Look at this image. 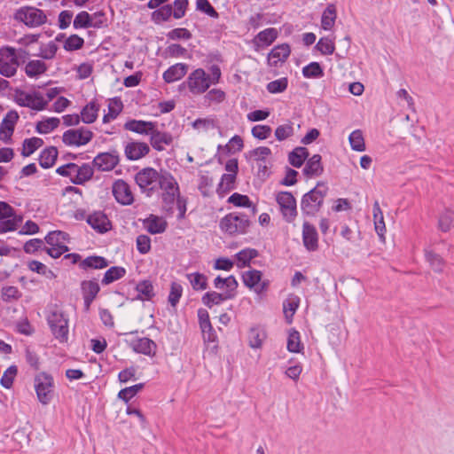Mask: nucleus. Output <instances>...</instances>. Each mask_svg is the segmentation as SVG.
Listing matches in <instances>:
<instances>
[{
    "instance_id": "nucleus-1",
    "label": "nucleus",
    "mask_w": 454,
    "mask_h": 454,
    "mask_svg": "<svg viewBox=\"0 0 454 454\" xmlns=\"http://www.w3.org/2000/svg\"><path fill=\"white\" fill-rule=\"evenodd\" d=\"M327 186L318 184L314 189L303 195L301 207L306 215H315L321 207L327 193Z\"/></svg>"
},
{
    "instance_id": "nucleus-2",
    "label": "nucleus",
    "mask_w": 454,
    "mask_h": 454,
    "mask_svg": "<svg viewBox=\"0 0 454 454\" xmlns=\"http://www.w3.org/2000/svg\"><path fill=\"white\" fill-rule=\"evenodd\" d=\"M13 18L28 27H37L47 22L44 12L34 6H23L16 10Z\"/></svg>"
},
{
    "instance_id": "nucleus-3",
    "label": "nucleus",
    "mask_w": 454,
    "mask_h": 454,
    "mask_svg": "<svg viewBox=\"0 0 454 454\" xmlns=\"http://www.w3.org/2000/svg\"><path fill=\"white\" fill-rule=\"evenodd\" d=\"M34 387L38 401L43 405L49 404L54 394V380L51 374L40 372L34 379Z\"/></svg>"
},
{
    "instance_id": "nucleus-4",
    "label": "nucleus",
    "mask_w": 454,
    "mask_h": 454,
    "mask_svg": "<svg viewBox=\"0 0 454 454\" xmlns=\"http://www.w3.org/2000/svg\"><path fill=\"white\" fill-rule=\"evenodd\" d=\"M160 177L161 170L157 171L153 168H145L136 174L135 180L142 192L150 196L153 192L158 189Z\"/></svg>"
},
{
    "instance_id": "nucleus-5",
    "label": "nucleus",
    "mask_w": 454,
    "mask_h": 454,
    "mask_svg": "<svg viewBox=\"0 0 454 454\" xmlns=\"http://www.w3.org/2000/svg\"><path fill=\"white\" fill-rule=\"evenodd\" d=\"M249 224L250 221L245 214L231 213L220 222L221 229L231 235L245 233Z\"/></svg>"
},
{
    "instance_id": "nucleus-6",
    "label": "nucleus",
    "mask_w": 454,
    "mask_h": 454,
    "mask_svg": "<svg viewBox=\"0 0 454 454\" xmlns=\"http://www.w3.org/2000/svg\"><path fill=\"white\" fill-rule=\"evenodd\" d=\"M20 66L18 54L12 47L0 48V74L5 77L15 75Z\"/></svg>"
},
{
    "instance_id": "nucleus-7",
    "label": "nucleus",
    "mask_w": 454,
    "mask_h": 454,
    "mask_svg": "<svg viewBox=\"0 0 454 454\" xmlns=\"http://www.w3.org/2000/svg\"><path fill=\"white\" fill-rule=\"evenodd\" d=\"M47 320L55 338L61 342L67 341L68 336V319L64 313L57 309L52 310L48 316Z\"/></svg>"
},
{
    "instance_id": "nucleus-8",
    "label": "nucleus",
    "mask_w": 454,
    "mask_h": 454,
    "mask_svg": "<svg viewBox=\"0 0 454 454\" xmlns=\"http://www.w3.org/2000/svg\"><path fill=\"white\" fill-rule=\"evenodd\" d=\"M188 90L194 95H200L210 87L209 75L202 68L192 71L185 82Z\"/></svg>"
},
{
    "instance_id": "nucleus-9",
    "label": "nucleus",
    "mask_w": 454,
    "mask_h": 454,
    "mask_svg": "<svg viewBox=\"0 0 454 454\" xmlns=\"http://www.w3.org/2000/svg\"><path fill=\"white\" fill-rule=\"evenodd\" d=\"M93 137V133L87 128L71 129L64 132L62 141L68 146L87 145Z\"/></svg>"
},
{
    "instance_id": "nucleus-10",
    "label": "nucleus",
    "mask_w": 454,
    "mask_h": 454,
    "mask_svg": "<svg viewBox=\"0 0 454 454\" xmlns=\"http://www.w3.org/2000/svg\"><path fill=\"white\" fill-rule=\"evenodd\" d=\"M284 219L292 223L297 215L296 200L293 194L288 192H280L276 197Z\"/></svg>"
},
{
    "instance_id": "nucleus-11",
    "label": "nucleus",
    "mask_w": 454,
    "mask_h": 454,
    "mask_svg": "<svg viewBox=\"0 0 454 454\" xmlns=\"http://www.w3.org/2000/svg\"><path fill=\"white\" fill-rule=\"evenodd\" d=\"M16 101L20 106H27L34 110L41 111L47 106V101L39 92L27 93L18 91Z\"/></svg>"
},
{
    "instance_id": "nucleus-12",
    "label": "nucleus",
    "mask_w": 454,
    "mask_h": 454,
    "mask_svg": "<svg viewBox=\"0 0 454 454\" xmlns=\"http://www.w3.org/2000/svg\"><path fill=\"white\" fill-rule=\"evenodd\" d=\"M117 152L102 153L93 160V166L99 171H110L119 163Z\"/></svg>"
},
{
    "instance_id": "nucleus-13",
    "label": "nucleus",
    "mask_w": 454,
    "mask_h": 454,
    "mask_svg": "<svg viewBox=\"0 0 454 454\" xmlns=\"http://www.w3.org/2000/svg\"><path fill=\"white\" fill-rule=\"evenodd\" d=\"M113 194L115 200L121 205H130L134 201V197L129 185L121 179L114 183Z\"/></svg>"
},
{
    "instance_id": "nucleus-14",
    "label": "nucleus",
    "mask_w": 454,
    "mask_h": 454,
    "mask_svg": "<svg viewBox=\"0 0 454 454\" xmlns=\"http://www.w3.org/2000/svg\"><path fill=\"white\" fill-rule=\"evenodd\" d=\"M244 284L250 289H254L255 293L262 294L267 289L268 283L262 281V273L259 270H252L243 273Z\"/></svg>"
},
{
    "instance_id": "nucleus-15",
    "label": "nucleus",
    "mask_w": 454,
    "mask_h": 454,
    "mask_svg": "<svg viewBox=\"0 0 454 454\" xmlns=\"http://www.w3.org/2000/svg\"><path fill=\"white\" fill-rule=\"evenodd\" d=\"M129 346L136 353L143 354L150 357L154 356L157 351V344L153 340L146 337L130 340Z\"/></svg>"
},
{
    "instance_id": "nucleus-16",
    "label": "nucleus",
    "mask_w": 454,
    "mask_h": 454,
    "mask_svg": "<svg viewBox=\"0 0 454 454\" xmlns=\"http://www.w3.org/2000/svg\"><path fill=\"white\" fill-rule=\"evenodd\" d=\"M290 52V46L286 43L275 46L268 54V64L270 67H278L282 65L289 57Z\"/></svg>"
},
{
    "instance_id": "nucleus-17",
    "label": "nucleus",
    "mask_w": 454,
    "mask_h": 454,
    "mask_svg": "<svg viewBox=\"0 0 454 454\" xmlns=\"http://www.w3.org/2000/svg\"><path fill=\"white\" fill-rule=\"evenodd\" d=\"M81 289L84 301V308L85 310L88 311L92 301L95 300L98 292L100 291V286L96 281L85 280L82 282Z\"/></svg>"
},
{
    "instance_id": "nucleus-18",
    "label": "nucleus",
    "mask_w": 454,
    "mask_h": 454,
    "mask_svg": "<svg viewBox=\"0 0 454 454\" xmlns=\"http://www.w3.org/2000/svg\"><path fill=\"white\" fill-rule=\"evenodd\" d=\"M278 35V30L274 27L266 28L258 33L252 41L255 51L270 45L277 39Z\"/></svg>"
},
{
    "instance_id": "nucleus-19",
    "label": "nucleus",
    "mask_w": 454,
    "mask_h": 454,
    "mask_svg": "<svg viewBox=\"0 0 454 454\" xmlns=\"http://www.w3.org/2000/svg\"><path fill=\"white\" fill-rule=\"evenodd\" d=\"M125 155L129 160H137L150 152V147L146 143L130 142L125 146Z\"/></svg>"
},
{
    "instance_id": "nucleus-20",
    "label": "nucleus",
    "mask_w": 454,
    "mask_h": 454,
    "mask_svg": "<svg viewBox=\"0 0 454 454\" xmlns=\"http://www.w3.org/2000/svg\"><path fill=\"white\" fill-rule=\"evenodd\" d=\"M303 245L309 251H316L318 248V236L316 228L305 222L302 226Z\"/></svg>"
},
{
    "instance_id": "nucleus-21",
    "label": "nucleus",
    "mask_w": 454,
    "mask_h": 454,
    "mask_svg": "<svg viewBox=\"0 0 454 454\" xmlns=\"http://www.w3.org/2000/svg\"><path fill=\"white\" fill-rule=\"evenodd\" d=\"M18 119L19 114L16 111L12 110L6 114L0 127L1 139L6 140L12 137Z\"/></svg>"
},
{
    "instance_id": "nucleus-22",
    "label": "nucleus",
    "mask_w": 454,
    "mask_h": 454,
    "mask_svg": "<svg viewBox=\"0 0 454 454\" xmlns=\"http://www.w3.org/2000/svg\"><path fill=\"white\" fill-rule=\"evenodd\" d=\"M87 223L100 233L107 231L111 228V223L102 212H95L88 216Z\"/></svg>"
},
{
    "instance_id": "nucleus-23",
    "label": "nucleus",
    "mask_w": 454,
    "mask_h": 454,
    "mask_svg": "<svg viewBox=\"0 0 454 454\" xmlns=\"http://www.w3.org/2000/svg\"><path fill=\"white\" fill-rule=\"evenodd\" d=\"M150 136V142L152 146L159 152L164 151L166 146L169 145L173 142V137L170 134L160 132L155 128Z\"/></svg>"
},
{
    "instance_id": "nucleus-24",
    "label": "nucleus",
    "mask_w": 454,
    "mask_h": 454,
    "mask_svg": "<svg viewBox=\"0 0 454 454\" xmlns=\"http://www.w3.org/2000/svg\"><path fill=\"white\" fill-rule=\"evenodd\" d=\"M155 124L152 121L131 120L124 124V129L141 135H151Z\"/></svg>"
},
{
    "instance_id": "nucleus-25",
    "label": "nucleus",
    "mask_w": 454,
    "mask_h": 454,
    "mask_svg": "<svg viewBox=\"0 0 454 454\" xmlns=\"http://www.w3.org/2000/svg\"><path fill=\"white\" fill-rule=\"evenodd\" d=\"M158 188L162 190V192L179 193V185L176 178L167 170L161 169V177L160 179Z\"/></svg>"
},
{
    "instance_id": "nucleus-26",
    "label": "nucleus",
    "mask_w": 454,
    "mask_h": 454,
    "mask_svg": "<svg viewBox=\"0 0 454 454\" xmlns=\"http://www.w3.org/2000/svg\"><path fill=\"white\" fill-rule=\"evenodd\" d=\"M102 16L103 13L101 12L95 13L94 16L91 17L87 12H81L74 20V28L99 27L102 21L99 20L93 22V20L97 17Z\"/></svg>"
},
{
    "instance_id": "nucleus-27",
    "label": "nucleus",
    "mask_w": 454,
    "mask_h": 454,
    "mask_svg": "<svg viewBox=\"0 0 454 454\" xmlns=\"http://www.w3.org/2000/svg\"><path fill=\"white\" fill-rule=\"evenodd\" d=\"M187 69V65L183 63L173 65L164 72L163 79L168 83L178 81L186 74Z\"/></svg>"
},
{
    "instance_id": "nucleus-28",
    "label": "nucleus",
    "mask_w": 454,
    "mask_h": 454,
    "mask_svg": "<svg viewBox=\"0 0 454 454\" xmlns=\"http://www.w3.org/2000/svg\"><path fill=\"white\" fill-rule=\"evenodd\" d=\"M214 286L217 289H223V287L226 290L223 292L224 294H231V298L235 296L236 289L238 287V281L236 280L234 276H229L225 278L218 276L214 280Z\"/></svg>"
},
{
    "instance_id": "nucleus-29",
    "label": "nucleus",
    "mask_w": 454,
    "mask_h": 454,
    "mask_svg": "<svg viewBox=\"0 0 454 454\" xmlns=\"http://www.w3.org/2000/svg\"><path fill=\"white\" fill-rule=\"evenodd\" d=\"M198 315L204 339L208 341H214L215 334L212 333V325L209 321L207 311L206 309H200Z\"/></svg>"
},
{
    "instance_id": "nucleus-30",
    "label": "nucleus",
    "mask_w": 454,
    "mask_h": 454,
    "mask_svg": "<svg viewBox=\"0 0 454 454\" xmlns=\"http://www.w3.org/2000/svg\"><path fill=\"white\" fill-rule=\"evenodd\" d=\"M373 220H374V225H375V231L380 236V239L382 241L385 240V231H386V226L384 223V216L382 210L380 207V204L378 201H375L373 204Z\"/></svg>"
},
{
    "instance_id": "nucleus-31",
    "label": "nucleus",
    "mask_w": 454,
    "mask_h": 454,
    "mask_svg": "<svg viewBox=\"0 0 454 454\" xmlns=\"http://www.w3.org/2000/svg\"><path fill=\"white\" fill-rule=\"evenodd\" d=\"M145 225L148 232L152 234H159L165 231L167 222L158 216L151 215L145 221Z\"/></svg>"
},
{
    "instance_id": "nucleus-32",
    "label": "nucleus",
    "mask_w": 454,
    "mask_h": 454,
    "mask_svg": "<svg viewBox=\"0 0 454 454\" xmlns=\"http://www.w3.org/2000/svg\"><path fill=\"white\" fill-rule=\"evenodd\" d=\"M306 176H319L323 172V167L321 165V156L319 154H314L306 163L303 169Z\"/></svg>"
},
{
    "instance_id": "nucleus-33",
    "label": "nucleus",
    "mask_w": 454,
    "mask_h": 454,
    "mask_svg": "<svg viewBox=\"0 0 454 454\" xmlns=\"http://www.w3.org/2000/svg\"><path fill=\"white\" fill-rule=\"evenodd\" d=\"M75 178L73 182L76 184H82L89 181L93 176V168L88 164L78 166L75 164Z\"/></svg>"
},
{
    "instance_id": "nucleus-34",
    "label": "nucleus",
    "mask_w": 454,
    "mask_h": 454,
    "mask_svg": "<svg viewBox=\"0 0 454 454\" xmlns=\"http://www.w3.org/2000/svg\"><path fill=\"white\" fill-rule=\"evenodd\" d=\"M229 299H231V294L207 292L203 295L202 302L207 307L211 308L213 305H218Z\"/></svg>"
},
{
    "instance_id": "nucleus-35",
    "label": "nucleus",
    "mask_w": 454,
    "mask_h": 454,
    "mask_svg": "<svg viewBox=\"0 0 454 454\" xmlns=\"http://www.w3.org/2000/svg\"><path fill=\"white\" fill-rule=\"evenodd\" d=\"M98 110L96 103L90 102L87 104L81 111V121L87 124L94 122L98 118Z\"/></svg>"
},
{
    "instance_id": "nucleus-36",
    "label": "nucleus",
    "mask_w": 454,
    "mask_h": 454,
    "mask_svg": "<svg viewBox=\"0 0 454 454\" xmlns=\"http://www.w3.org/2000/svg\"><path fill=\"white\" fill-rule=\"evenodd\" d=\"M58 157V150L55 147L44 149L39 157V164L43 168H51L54 165Z\"/></svg>"
},
{
    "instance_id": "nucleus-37",
    "label": "nucleus",
    "mask_w": 454,
    "mask_h": 454,
    "mask_svg": "<svg viewBox=\"0 0 454 454\" xmlns=\"http://www.w3.org/2000/svg\"><path fill=\"white\" fill-rule=\"evenodd\" d=\"M45 241L50 246H67L69 241V235L61 231H53L48 233Z\"/></svg>"
},
{
    "instance_id": "nucleus-38",
    "label": "nucleus",
    "mask_w": 454,
    "mask_h": 454,
    "mask_svg": "<svg viewBox=\"0 0 454 454\" xmlns=\"http://www.w3.org/2000/svg\"><path fill=\"white\" fill-rule=\"evenodd\" d=\"M336 17L337 15L335 5L333 4H328L322 15V27L325 30H330L335 23Z\"/></svg>"
},
{
    "instance_id": "nucleus-39",
    "label": "nucleus",
    "mask_w": 454,
    "mask_h": 454,
    "mask_svg": "<svg viewBox=\"0 0 454 454\" xmlns=\"http://www.w3.org/2000/svg\"><path fill=\"white\" fill-rule=\"evenodd\" d=\"M309 152L305 147H296L289 153L288 160L291 165L300 168L308 158Z\"/></svg>"
},
{
    "instance_id": "nucleus-40",
    "label": "nucleus",
    "mask_w": 454,
    "mask_h": 454,
    "mask_svg": "<svg viewBox=\"0 0 454 454\" xmlns=\"http://www.w3.org/2000/svg\"><path fill=\"white\" fill-rule=\"evenodd\" d=\"M258 255L257 250L254 248H246L241 250L236 254L237 266L239 268H244L249 265L252 259Z\"/></svg>"
},
{
    "instance_id": "nucleus-41",
    "label": "nucleus",
    "mask_w": 454,
    "mask_h": 454,
    "mask_svg": "<svg viewBox=\"0 0 454 454\" xmlns=\"http://www.w3.org/2000/svg\"><path fill=\"white\" fill-rule=\"evenodd\" d=\"M126 274V270L123 267L114 266L109 268L102 279L103 285H109L120 278Z\"/></svg>"
},
{
    "instance_id": "nucleus-42",
    "label": "nucleus",
    "mask_w": 454,
    "mask_h": 454,
    "mask_svg": "<svg viewBox=\"0 0 454 454\" xmlns=\"http://www.w3.org/2000/svg\"><path fill=\"white\" fill-rule=\"evenodd\" d=\"M265 338L266 334L263 330L258 327H253L248 333L249 346L253 348H259L262 347Z\"/></svg>"
},
{
    "instance_id": "nucleus-43",
    "label": "nucleus",
    "mask_w": 454,
    "mask_h": 454,
    "mask_svg": "<svg viewBox=\"0 0 454 454\" xmlns=\"http://www.w3.org/2000/svg\"><path fill=\"white\" fill-rule=\"evenodd\" d=\"M348 142L352 150L356 152H364L366 149L363 132L360 129H356L348 137Z\"/></svg>"
},
{
    "instance_id": "nucleus-44",
    "label": "nucleus",
    "mask_w": 454,
    "mask_h": 454,
    "mask_svg": "<svg viewBox=\"0 0 454 454\" xmlns=\"http://www.w3.org/2000/svg\"><path fill=\"white\" fill-rule=\"evenodd\" d=\"M60 121L59 118L51 117L41 121H38L36 124V131L40 134H48L51 131L54 130L59 127Z\"/></svg>"
},
{
    "instance_id": "nucleus-45",
    "label": "nucleus",
    "mask_w": 454,
    "mask_h": 454,
    "mask_svg": "<svg viewBox=\"0 0 454 454\" xmlns=\"http://www.w3.org/2000/svg\"><path fill=\"white\" fill-rule=\"evenodd\" d=\"M300 333L295 330H291L287 339V349L292 353H299L302 349Z\"/></svg>"
},
{
    "instance_id": "nucleus-46",
    "label": "nucleus",
    "mask_w": 454,
    "mask_h": 454,
    "mask_svg": "<svg viewBox=\"0 0 454 454\" xmlns=\"http://www.w3.org/2000/svg\"><path fill=\"white\" fill-rule=\"evenodd\" d=\"M46 70V66L44 62L42 60H31L29 61L25 67V71L27 76L34 77L38 74L44 73Z\"/></svg>"
},
{
    "instance_id": "nucleus-47",
    "label": "nucleus",
    "mask_w": 454,
    "mask_h": 454,
    "mask_svg": "<svg viewBox=\"0 0 454 454\" xmlns=\"http://www.w3.org/2000/svg\"><path fill=\"white\" fill-rule=\"evenodd\" d=\"M137 291L141 300H150L154 296L153 286L151 281L144 280L137 285Z\"/></svg>"
},
{
    "instance_id": "nucleus-48",
    "label": "nucleus",
    "mask_w": 454,
    "mask_h": 454,
    "mask_svg": "<svg viewBox=\"0 0 454 454\" xmlns=\"http://www.w3.org/2000/svg\"><path fill=\"white\" fill-rule=\"evenodd\" d=\"M299 306V299L297 297L286 301L283 304V311L288 324L292 323L293 317Z\"/></svg>"
},
{
    "instance_id": "nucleus-49",
    "label": "nucleus",
    "mask_w": 454,
    "mask_h": 454,
    "mask_svg": "<svg viewBox=\"0 0 454 454\" xmlns=\"http://www.w3.org/2000/svg\"><path fill=\"white\" fill-rule=\"evenodd\" d=\"M425 255H426L427 261L429 262L431 268L434 271H436V272L442 271V269L444 266V262L439 254L434 253L431 250H426Z\"/></svg>"
},
{
    "instance_id": "nucleus-50",
    "label": "nucleus",
    "mask_w": 454,
    "mask_h": 454,
    "mask_svg": "<svg viewBox=\"0 0 454 454\" xmlns=\"http://www.w3.org/2000/svg\"><path fill=\"white\" fill-rule=\"evenodd\" d=\"M187 278L194 290H205L207 286V277L201 273L187 274Z\"/></svg>"
},
{
    "instance_id": "nucleus-51",
    "label": "nucleus",
    "mask_w": 454,
    "mask_h": 454,
    "mask_svg": "<svg viewBox=\"0 0 454 454\" xmlns=\"http://www.w3.org/2000/svg\"><path fill=\"white\" fill-rule=\"evenodd\" d=\"M84 268L104 269L108 266V262L102 256H90L82 262Z\"/></svg>"
},
{
    "instance_id": "nucleus-52",
    "label": "nucleus",
    "mask_w": 454,
    "mask_h": 454,
    "mask_svg": "<svg viewBox=\"0 0 454 454\" xmlns=\"http://www.w3.org/2000/svg\"><path fill=\"white\" fill-rule=\"evenodd\" d=\"M454 213L450 210L442 212L438 220V227L442 231H449L452 226Z\"/></svg>"
},
{
    "instance_id": "nucleus-53",
    "label": "nucleus",
    "mask_w": 454,
    "mask_h": 454,
    "mask_svg": "<svg viewBox=\"0 0 454 454\" xmlns=\"http://www.w3.org/2000/svg\"><path fill=\"white\" fill-rule=\"evenodd\" d=\"M302 74L306 78H319L324 75V72L319 63L311 62L302 68Z\"/></svg>"
},
{
    "instance_id": "nucleus-54",
    "label": "nucleus",
    "mask_w": 454,
    "mask_h": 454,
    "mask_svg": "<svg viewBox=\"0 0 454 454\" xmlns=\"http://www.w3.org/2000/svg\"><path fill=\"white\" fill-rule=\"evenodd\" d=\"M43 144V139L39 137L26 139L23 143L22 154L24 156L31 155L36 149L41 147Z\"/></svg>"
},
{
    "instance_id": "nucleus-55",
    "label": "nucleus",
    "mask_w": 454,
    "mask_h": 454,
    "mask_svg": "<svg viewBox=\"0 0 454 454\" xmlns=\"http://www.w3.org/2000/svg\"><path fill=\"white\" fill-rule=\"evenodd\" d=\"M294 135L293 123L288 122L278 126L275 130V137L278 141H283Z\"/></svg>"
},
{
    "instance_id": "nucleus-56",
    "label": "nucleus",
    "mask_w": 454,
    "mask_h": 454,
    "mask_svg": "<svg viewBox=\"0 0 454 454\" xmlns=\"http://www.w3.org/2000/svg\"><path fill=\"white\" fill-rule=\"evenodd\" d=\"M173 15V8L170 4L164 5L153 12V19L156 22L168 20Z\"/></svg>"
},
{
    "instance_id": "nucleus-57",
    "label": "nucleus",
    "mask_w": 454,
    "mask_h": 454,
    "mask_svg": "<svg viewBox=\"0 0 454 454\" xmlns=\"http://www.w3.org/2000/svg\"><path fill=\"white\" fill-rule=\"evenodd\" d=\"M143 387L144 384L139 383L129 387H125L119 392L118 396L127 403L132 397H134L138 393V391L143 388Z\"/></svg>"
},
{
    "instance_id": "nucleus-58",
    "label": "nucleus",
    "mask_w": 454,
    "mask_h": 454,
    "mask_svg": "<svg viewBox=\"0 0 454 454\" xmlns=\"http://www.w3.org/2000/svg\"><path fill=\"white\" fill-rule=\"evenodd\" d=\"M17 374V367L15 365L10 366L3 374L0 379V384L4 388H10L12 386L14 378Z\"/></svg>"
},
{
    "instance_id": "nucleus-59",
    "label": "nucleus",
    "mask_w": 454,
    "mask_h": 454,
    "mask_svg": "<svg viewBox=\"0 0 454 454\" xmlns=\"http://www.w3.org/2000/svg\"><path fill=\"white\" fill-rule=\"evenodd\" d=\"M22 220V216H14L12 219L0 222V233L15 231Z\"/></svg>"
},
{
    "instance_id": "nucleus-60",
    "label": "nucleus",
    "mask_w": 454,
    "mask_h": 454,
    "mask_svg": "<svg viewBox=\"0 0 454 454\" xmlns=\"http://www.w3.org/2000/svg\"><path fill=\"white\" fill-rule=\"evenodd\" d=\"M317 49L324 55H331L333 53L335 46L330 38L323 37L317 42Z\"/></svg>"
},
{
    "instance_id": "nucleus-61",
    "label": "nucleus",
    "mask_w": 454,
    "mask_h": 454,
    "mask_svg": "<svg viewBox=\"0 0 454 454\" xmlns=\"http://www.w3.org/2000/svg\"><path fill=\"white\" fill-rule=\"evenodd\" d=\"M287 88V79L280 78L267 84V90L270 93H280Z\"/></svg>"
},
{
    "instance_id": "nucleus-62",
    "label": "nucleus",
    "mask_w": 454,
    "mask_h": 454,
    "mask_svg": "<svg viewBox=\"0 0 454 454\" xmlns=\"http://www.w3.org/2000/svg\"><path fill=\"white\" fill-rule=\"evenodd\" d=\"M136 244L138 252L142 254H145L151 250V239L147 235L137 236Z\"/></svg>"
},
{
    "instance_id": "nucleus-63",
    "label": "nucleus",
    "mask_w": 454,
    "mask_h": 454,
    "mask_svg": "<svg viewBox=\"0 0 454 454\" xmlns=\"http://www.w3.org/2000/svg\"><path fill=\"white\" fill-rule=\"evenodd\" d=\"M249 153H250V157L254 160L260 162V161H264L265 159L271 153V151L269 147L260 146V147L254 149Z\"/></svg>"
},
{
    "instance_id": "nucleus-64",
    "label": "nucleus",
    "mask_w": 454,
    "mask_h": 454,
    "mask_svg": "<svg viewBox=\"0 0 454 454\" xmlns=\"http://www.w3.org/2000/svg\"><path fill=\"white\" fill-rule=\"evenodd\" d=\"M83 39L77 35H70L65 42L64 47L67 51H74L82 47Z\"/></svg>"
}]
</instances>
